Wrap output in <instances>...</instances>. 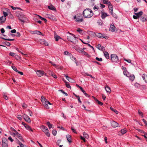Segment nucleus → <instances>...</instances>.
Returning a JSON list of instances; mask_svg holds the SVG:
<instances>
[{
	"label": "nucleus",
	"instance_id": "obj_60",
	"mask_svg": "<svg viewBox=\"0 0 147 147\" xmlns=\"http://www.w3.org/2000/svg\"><path fill=\"white\" fill-rule=\"evenodd\" d=\"M38 31H39L37 30L33 31V33L34 34H38Z\"/></svg>",
	"mask_w": 147,
	"mask_h": 147
},
{
	"label": "nucleus",
	"instance_id": "obj_24",
	"mask_svg": "<svg viewBox=\"0 0 147 147\" xmlns=\"http://www.w3.org/2000/svg\"><path fill=\"white\" fill-rule=\"evenodd\" d=\"M25 127L26 128V129H27L28 130L31 131H33V129H32L27 124L26 125V126H25Z\"/></svg>",
	"mask_w": 147,
	"mask_h": 147
},
{
	"label": "nucleus",
	"instance_id": "obj_58",
	"mask_svg": "<svg viewBox=\"0 0 147 147\" xmlns=\"http://www.w3.org/2000/svg\"><path fill=\"white\" fill-rule=\"evenodd\" d=\"M49 62L53 65V66H55V67H57V65L55 63H53V62L51 61H49Z\"/></svg>",
	"mask_w": 147,
	"mask_h": 147
},
{
	"label": "nucleus",
	"instance_id": "obj_51",
	"mask_svg": "<svg viewBox=\"0 0 147 147\" xmlns=\"http://www.w3.org/2000/svg\"><path fill=\"white\" fill-rule=\"evenodd\" d=\"M101 47V45L100 44H98L96 46V47L99 50H101L100 47Z\"/></svg>",
	"mask_w": 147,
	"mask_h": 147
},
{
	"label": "nucleus",
	"instance_id": "obj_1",
	"mask_svg": "<svg viewBox=\"0 0 147 147\" xmlns=\"http://www.w3.org/2000/svg\"><path fill=\"white\" fill-rule=\"evenodd\" d=\"M93 14L92 10L89 8L85 9L83 12V16L86 18H90L93 16Z\"/></svg>",
	"mask_w": 147,
	"mask_h": 147
},
{
	"label": "nucleus",
	"instance_id": "obj_56",
	"mask_svg": "<svg viewBox=\"0 0 147 147\" xmlns=\"http://www.w3.org/2000/svg\"><path fill=\"white\" fill-rule=\"evenodd\" d=\"M76 97H77V98L79 102L80 103H82V102L80 100L79 96H76Z\"/></svg>",
	"mask_w": 147,
	"mask_h": 147
},
{
	"label": "nucleus",
	"instance_id": "obj_50",
	"mask_svg": "<svg viewBox=\"0 0 147 147\" xmlns=\"http://www.w3.org/2000/svg\"><path fill=\"white\" fill-rule=\"evenodd\" d=\"M124 60L129 63H131V60L130 59H125V58H124Z\"/></svg>",
	"mask_w": 147,
	"mask_h": 147
},
{
	"label": "nucleus",
	"instance_id": "obj_16",
	"mask_svg": "<svg viewBox=\"0 0 147 147\" xmlns=\"http://www.w3.org/2000/svg\"><path fill=\"white\" fill-rule=\"evenodd\" d=\"M109 3L107 4L108 5L109 8L110 10L109 12L110 13H112V12L113 11V6L110 2L109 3Z\"/></svg>",
	"mask_w": 147,
	"mask_h": 147
},
{
	"label": "nucleus",
	"instance_id": "obj_44",
	"mask_svg": "<svg viewBox=\"0 0 147 147\" xmlns=\"http://www.w3.org/2000/svg\"><path fill=\"white\" fill-rule=\"evenodd\" d=\"M138 113L142 117H143V113L141 111H140L139 110H138Z\"/></svg>",
	"mask_w": 147,
	"mask_h": 147
},
{
	"label": "nucleus",
	"instance_id": "obj_63",
	"mask_svg": "<svg viewBox=\"0 0 147 147\" xmlns=\"http://www.w3.org/2000/svg\"><path fill=\"white\" fill-rule=\"evenodd\" d=\"M11 32L12 33H15L16 32V30L15 29L12 30L11 31Z\"/></svg>",
	"mask_w": 147,
	"mask_h": 147
},
{
	"label": "nucleus",
	"instance_id": "obj_47",
	"mask_svg": "<svg viewBox=\"0 0 147 147\" xmlns=\"http://www.w3.org/2000/svg\"><path fill=\"white\" fill-rule=\"evenodd\" d=\"M65 83H66V86L68 88H70L71 86H70L69 84L67 82H65Z\"/></svg>",
	"mask_w": 147,
	"mask_h": 147
},
{
	"label": "nucleus",
	"instance_id": "obj_18",
	"mask_svg": "<svg viewBox=\"0 0 147 147\" xmlns=\"http://www.w3.org/2000/svg\"><path fill=\"white\" fill-rule=\"evenodd\" d=\"M115 27L114 25L113 24V25L111 24L110 26V28L109 29V30L112 32H114L115 31Z\"/></svg>",
	"mask_w": 147,
	"mask_h": 147
},
{
	"label": "nucleus",
	"instance_id": "obj_61",
	"mask_svg": "<svg viewBox=\"0 0 147 147\" xmlns=\"http://www.w3.org/2000/svg\"><path fill=\"white\" fill-rule=\"evenodd\" d=\"M127 71H123V74L125 75L127 77H128L127 74Z\"/></svg>",
	"mask_w": 147,
	"mask_h": 147
},
{
	"label": "nucleus",
	"instance_id": "obj_43",
	"mask_svg": "<svg viewBox=\"0 0 147 147\" xmlns=\"http://www.w3.org/2000/svg\"><path fill=\"white\" fill-rule=\"evenodd\" d=\"M22 106L24 108H26L27 107V105L25 103L22 104Z\"/></svg>",
	"mask_w": 147,
	"mask_h": 147
},
{
	"label": "nucleus",
	"instance_id": "obj_19",
	"mask_svg": "<svg viewBox=\"0 0 147 147\" xmlns=\"http://www.w3.org/2000/svg\"><path fill=\"white\" fill-rule=\"evenodd\" d=\"M105 89L106 92L108 93H110L111 92V90L110 88L108 86V85L106 86L105 87Z\"/></svg>",
	"mask_w": 147,
	"mask_h": 147
},
{
	"label": "nucleus",
	"instance_id": "obj_9",
	"mask_svg": "<svg viewBox=\"0 0 147 147\" xmlns=\"http://www.w3.org/2000/svg\"><path fill=\"white\" fill-rule=\"evenodd\" d=\"M36 74L39 77H41L45 74V75H46V74L43 71L38 70L36 72Z\"/></svg>",
	"mask_w": 147,
	"mask_h": 147
},
{
	"label": "nucleus",
	"instance_id": "obj_55",
	"mask_svg": "<svg viewBox=\"0 0 147 147\" xmlns=\"http://www.w3.org/2000/svg\"><path fill=\"white\" fill-rule=\"evenodd\" d=\"M77 31L80 33H81L82 31V30L80 28H78L77 30Z\"/></svg>",
	"mask_w": 147,
	"mask_h": 147
},
{
	"label": "nucleus",
	"instance_id": "obj_36",
	"mask_svg": "<svg viewBox=\"0 0 147 147\" xmlns=\"http://www.w3.org/2000/svg\"><path fill=\"white\" fill-rule=\"evenodd\" d=\"M38 16L41 20H44L45 21V22H47V20L45 18H43L41 17V16H39V15H38Z\"/></svg>",
	"mask_w": 147,
	"mask_h": 147
},
{
	"label": "nucleus",
	"instance_id": "obj_17",
	"mask_svg": "<svg viewBox=\"0 0 147 147\" xmlns=\"http://www.w3.org/2000/svg\"><path fill=\"white\" fill-rule=\"evenodd\" d=\"M6 20V17L5 16H2L0 17V23H3L5 22Z\"/></svg>",
	"mask_w": 147,
	"mask_h": 147
},
{
	"label": "nucleus",
	"instance_id": "obj_30",
	"mask_svg": "<svg viewBox=\"0 0 147 147\" xmlns=\"http://www.w3.org/2000/svg\"><path fill=\"white\" fill-rule=\"evenodd\" d=\"M2 43L5 45H6L8 46H10V45H11V44L9 42L7 41L3 42H2Z\"/></svg>",
	"mask_w": 147,
	"mask_h": 147
},
{
	"label": "nucleus",
	"instance_id": "obj_46",
	"mask_svg": "<svg viewBox=\"0 0 147 147\" xmlns=\"http://www.w3.org/2000/svg\"><path fill=\"white\" fill-rule=\"evenodd\" d=\"M17 118L20 120H21L22 119V117L21 115H18L17 117Z\"/></svg>",
	"mask_w": 147,
	"mask_h": 147
},
{
	"label": "nucleus",
	"instance_id": "obj_33",
	"mask_svg": "<svg viewBox=\"0 0 147 147\" xmlns=\"http://www.w3.org/2000/svg\"><path fill=\"white\" fill-rule=\"evenodd\" d=\"M135 78L134 76V75H131L129 76V79L132 81H133Z\"/></svg>",
	"mask_w": 147,
	"mask_h": 147
},
{
	"label": "nucleus",
	"instance_id": "obj_11",
	"mask_svg": "<svg viewBox=\"0 0 147 147\" xmlns=\"http://www.w3.org/2000/svg\"><path fill=\"white\" fill-rule=\"evenodd\" d=\"M19 20L23 22H26L27 20V18L25 17L24 14L23 16H22V18H19Z\"/></svg>",
	"mask_w": 147,
	"mask_h": 147
},
{
	"label": "nucleus",
	"instance_id": "obj_10",
	"mask_svg": "<svg viewBox=\"0 0 147 147\" xmlns=\"http://www.w3.org/2000/svg\"><path fill=\"white\" fill-rule=\"evenodd\" d=\"M24 119L28 123H30L31 122L29 117L26 114H24L23 115Z\"/></svg>",
	"mask_w": 147,
	"mask_h": 147
},
{
	"label": "nucleus",
	"instance_id": "obj_2",
	"mask_svg": "<svg viewBox=\"0 0 147 147\" xmlns=\"http://www.w3.org/2000/svg\"><path fill=\"white\" fill-rule=\"evenodd\" d=\"M71 35L67 37V39L69 41L73 43H75L76 42V38L75 35L72 34H70Z\"/></svg>",
	"mask_w": 147,
	"mask_h": 147
},
{
	"label": "nucleus",
	"instance_id": "obj_25",
	"mask_svg": "<svg viewBox=\"0 0 147 147\" xmlns=\"http://www.w3.org/2000/svg\"><path fill=\"white\" fill-rule=\"evenodd\" d=\"M49 9L52 10H55V8L53 5H49L48 6Z\"/></svg>",
	"mask_w": 147,
	"mask_h": 147
},
{
	"label": "nucleus",
	"instance_id": "obj_34",
	"mask_svg": "<svg viewBox=\"0 0 147 147\" xmlns=\"http://www.w3.org/2000/svg\"><path fill=\"white\" fill-rule=\"evenodd\" d=\"M120 131L122 135L125 134L127 132L126 129H121Z\"/></svg>",
	"mask_w": 147,
	"mask_h": 147
},
{
	"label": "nucleus",
	"instance_id": "obj_32",
	"mask_svg": "<svg viewBox=\"0 0 147 147\" xmlns=\"http://www.w3.org/2000/svg\"><path fill=\"white\" fill-rule=\"evenodd\" d=\"M83 134L84 137L86 138H88V135L86 132H84Z\"/></svg>",
	"mask_w": 147,
	"mask_h": 147
},
{
	"label": "nucleus",
	"instance_id": "obj_28",
	"mask_svg": "<svg viewBox=\"0 0 147 147\" xmlns=\"http://www.w3.org/2000/svg\"><path fill=\"white\" fill-rule=\"evenodd\" d=\"M104 55L106 58L108 59L109 58V55L108 52L105 51L104 53Z\"/></svg>",
	"mask_w": 147,
	"mask_h": 147
},
{
	"label": "nucleus",
	"instance_id": "obj_57",
	"mask_svg": "<svg viewBox=\"0 0 147 147\" xmlns=\"http://www.w3.org/2000/svg\"><path fill=\"white\" fill-rule=\"evenodd\" d=\"M8 139L9 140H10L11 142H12L13 141V140L12 139L11 136H10L8 138Z\"/></svg>",
	"mask_w": 147,
	"mask_h": 147
},
{
	"label": "nucleus",
	"instance_id": "obj_54",
	"mask_svg": "<svg viewBox=\"0 0 147 147\" xmlns=\"http://www.w3.org/2000/svg\"><path fill=\"white\" fill-rule=\"evenodd\" d=\"M59 90L61 91V92L62 93H63L64 94L65 96H67L68 95L67 93L65 92L63 90Z\"/></svg>",
	"mask_w": 147,
	"mask_h": 147
},
{
	"label": "nucleus",
	"instance_id": "obj_26",
	"mask_svg": "<svg viewBox=\"0 0 147 147\" xmlns=\"http://www.w3.org/2000/svg\"><path fill=\"white\" fill-rule=\"evenodd\" d=\"M94 99L95 100V101H96V102L98 104H99V105H103V103L99 101L96 98L94 97Z\"/></svg>",
	"mask_w": 147,
	"mask_h": 147
},
{
	"label": "nucleus",
	"instance_id": "obj_7",
	"mask_svg": "<svg viewBox=\"0 0 147 147\" xmlns=\"http://www.w3.org/2000/svg\"><path fill=\"white\" fill-rule=\"evenodd\" d=\"M77 51L79 53L84 54L88 57H90V55L89 54L85 51L84 50H83V49H82L80 48H79L77 49Z\"/></svg>",
	"mask_w": 147,
	"mask_h": 147
},
{
	"label": "nucleus",
	"instance_id": "obj_45",
	"mask_svg": "<svg viewBox=\"0 0 147 147\" xmlns=\"http://www.w3.org/2000/svg\"><path fill=\"white\" fill-rule=\"evenodd\" d=\"M57 133V131L56 130H53V131H52V134H53L54 136H55L56 135Z\"/></svg>",
	"mask_w": 147,
	"mask_h": 147
},
{
	"label": "nucleus",
	"instance_id": "obj_52",
	"mask_svg": "<svg viewBox=\"0 0 147 147\" xmlns=\"http://www.w3.org/2000/svg\"><path fill=\"white\" fill-rule=\"evenodd\" d=\"M107 0H103V3L104 4H108L109 3H110V2L108 1Z\"/></svg>",
	"mask_w": 147,
	"mask_h": 147
},
{
	"label": "nucleus",
	"instance_id": "obj_62",
	"mask_svg": "<svg viewBox=\"0 0 147 147\" xmlns=\"http://www.w3.org/2000/svg\"><path fill=\"white\" fill-rule=\"evenodd\" d=\"M142 121L144 122L145 125L147 126V121L144 119H142Z\"/></svg>",
	"mask_w": 147,
	"mask_h": 147
},
{
	"label": "nucleus",
	"instance_id": "obj_59",
	"mask_svg": "<svg viewBox=\"0 0 147 147\" xmlns=\"http://www.w3.org/2000/svg\"><path fill=\"white\" fill-rule=\"evenodd\" d=\"M3 14H4V16H5V17L6 16H7L8 15V14L5 11H3Z\"/></svg>",
	"mask_w": 147,
	"mask_h": 147
},
{
	"label": "nucleus",
	"instance_id": "obj_12",
	"mask_svg": "<svg viewBox=\"0 0 147 147\" xmlns=\"http://www.w3.org/2000/svg\"><path fill=\"white\" fill-rule=\"evenodd\" d=\"M23 13L19 11H18L16 12V15L19 18H21L22 16H23Z\"/></svg>",
	"mask_w": 147,
	"mask_h": 147
},
{
	"label": "nucleus",
	"instance_id": "obj_29",
	"mask_svg": "<svg viewBox=\"0 0 147 147\" xmlns=\"http://www.w3.org/2000/svg\"><path fill=\"white\" fill-rule=\"evenodd\" d=\"M54 38L55 40L56 41H58V40L60 38V37L57 35L56 34H55Z\"/></svg>",
	"mask_w": 147,
	"mask_h": 147
},
{
	"label": "nucleus",
	"instance_id": "obj_53",
	"mask_svg": "<svg viewBox=\"0 0 147 147\" xmlns=\"http://www.w3.org/2000/svg\"><path fill=\"white\" fill-rule=\"evenodd\" d=\"M80 139L83 140L84 142H86V140H85V137H83L82 136H80Z\"/></svg>",
	"mask_w": 147,
	"mask_h": 147
},
{
	"label": "nucleus",
	"instance_id": "obj_39",
	"mask_svg": "<svg viewBox=\"0 0 147 147\" xmlns=\"http://www.w3.org/2000/svg\"><path fill=\"white\" fill-rule=\"evenodd\" d=\"M141 20L142 22H144L146 20V19L144 17H141Z\"/></svg>",
	"mask_w": 147,
	"mask_h": 147
},
{
	"label": "nucleus",
	"instance_id": "obj_27",
	"mask_svg": "<svg viewBox=\"0 0 147 147\" xmlns=\"http://www.w3.org/2000/svg\"><path fill=\"white\" fill-rule=\"evenodd\" d=\"M108 15L106 13H103L101 15L102 18L103 19H104L106 17L108 16Z\"/></svg>",
	"mask_w": 147,
	"mask_h": 147
},
{
	"label": "nucleus",
	"instance_id": "obj_15",
	"mask_svg": "<svg viewBox=\"0 0 147 147\" xmlns=\"http://www.w3.org/2000/svg\"><path fill=\"white\" fill-rule=\"evenodd\" d=\"M66 77V79L69 82H71V83H73L74 82V80L71 78L69 77V76H67L65 74L64 75Z\"/></svg>",
	"mask_w": 147,
	"mask_h": 147
},
{
	"label": "nucleus",
	"instance_id": "obj_38",
	"mask_svg": "<svg viewBox=\"0 0 147 147\" xmlns=\"http://www.w3.org/2000/svg\"><path fill=\"white\" fill-rule=\"evenodd\" d=\"M110 109L111 110L114 111L115 113L116 114H117L118 113V111H117L116 110L113 109V108L111 107Z\"/></svg>",
	"mask_w": 147,
	"mask_h": 147
},
{
	"label": "nucleus",
	"instance_id": "obj_64",
	"mask_svg": "<svg viewBox=\"0 0 147 147\" xmlns=\"http://www.w3.org/2000/svg\"><path fill=\"white\" fill-rule=\"evenodd\" d=\"M5 32V30H4V29L3 28H2L1 29V33L2 34L4 33Z\"/></svg>",
	"mask_w": 147,
	"mask_h": 147
},
{
	"label": "nucleus",
	"instance_id": "obj_20",
	"mask_svg": "<svg viewBox=\"0 0 147 147\" xmlns=\"http://www.w3.org/2000/svg\"><path fill=\"white\" fill-rule=\"evenodd\" d=\"M66 137L67 138V141L69 142H72V140H71V138L70 135H67L66 136Z\"/></svg>",
	"mask_w": 147,
	"mask_h": 147
},
{
	"label": "nucleus",
	"instance_id": "obj_49",
	"mask_svg": "<svg viewBox=\"0 0 147 147\" xmlns=\"http://www.w3.org/2000/svg\"><path fill=\"white\" fill-rule=\"evenodd\" d=\"M28 111L29 112V115L31 116H32V112L30 109H29L28 110Z\"/></svg>",
	"mask_w": 147,
	"mask_h": 147
},
{
	"label": "nucleus",
	"instance_id": "obj_4",
	"mask_svg": "<svg viewBox=\"0 0 147 147\" xmlns=\"http://www.w3.org/2000/svg\"><path fill=\"white\" fill-rule=\"evenodd\" d=\"M41 129L48 137H49L50 136L49 131L46 127L42 125L41 127Z\"/></svg>",
	"mask_w": 147,
	"mask_h": 147
},
{
	"label": "nucleus",
	"instance_id": "obj_13",
	"mask_svg": "<svg viewBox=\"0 0 147 147\" xmlns=\"http://www.w3.org/2000/svg\"><path fill=\"white\" fill-rule=\"evenodd\" d=\"M119 124L115 121H113L111 122V125L113 127H116L118 126Z\"/></svg>",
	"mask_w": 147,
	"mask_h": 147
},
{
	"label": "nucleus",
	"instance_id": "obj_14",
	"mask_svg": "<svg viewBox=\"0 0 147 147\" xmlns=\"http://www.w3.org/2000/svg\"><path fill=\"white\" fill-rule=\"evenodd\" d=\"M95 35L96 36L101 38H106L107 37V36H103L102 34L99 33H95Z\"/></svg>",
	"mask_w": 147,
	"mask_h": 147
},
{
	"label": "nucleus",
	"instance_id": "obj_37",
	"mask_svg": "<svg viewBox=\"0 0 147 147\" xmlns=\"http://www.w3.org/2000/svg\"><path fill=\"white\" fill-rule=\"evenodd\" d=\"M2 38L5 40L8 41H12L14 40H15L14 39L6 38L3 37Z\"/></svg>",
	"mask_w": 147,
	"mask_h": 147
},
{
	"label": "nucleus",
	"instance_id": "obj_8",
	"mask_svg": "<svg viewBox=\"0 0 147 147\" xmlns=\"http://www.w3.org/2000/svg\"><path fill=\"white\" fill-rule=\"evenodd\" d=\"M74 18L78 22H82L83 20L82 17L81 16H76L74 17Z\"/></svg>",
	"mask_w": 147,
	"mask_h": 147
},
{
	"label": "nucleus",
	"instance_id": "obj_6",
	"mask_svg": "<svg viewBox=\"0 0 147 147\" xmlns=\"http://www.w3.org/2000/svg\"><path fill=\"white\" fill-rule=\"evenodd\" d=\"M2 147H8V140L6 138H4L2 140Z\"/></svg>",
	"mask_w": 147,
	"mask_h": 147
},
{
	"label": "nucleus",
	"instance_id": "obj_31",
	"mask_svg": "<svg viewBox=\"0 0 147 147\" xmlns=\"http://www.w3.org/2000/svg\"><path fill=\"white\" fill-rule=\"evenodd\" d=\"M97 23L99 25H102L103 24L102 21L101 19L98 20Z\"/></svg>",
	"mask_w": 147,
	"mask_h": 147
},
{
	"label": "nucleus",
	"instance_id": "obj_5",
	"mask_svg": "<svg viewBox=\"0 0 147 147\" xmlns=\"http://www.w3.org/2000/svg\"><path fill=\"white\" fill-rule=\"evenodd\" d=\"M111 60L113 62H116L118 61V58L117 55L115 54H111Z\"/></svg>",
	"mask_w": 147,
	"mask_h": 147
},
{
	"label": "nucleus",
	"instance_id": "obj_41",
	"mask_svg": "<svg viewBox=\"0 0 147 147\" xmlns=\"http://www.w3.org/2000/svg\"><path fill=\"white\" fill-rule=\"evenodd\" d=\"M11 67L13 69V70H14L16 72L18 71V69H17V68L15 66H12Z\"/></svg>",
	"mask_w": 147,
	"mask_h": 147
},
{
	"label": "nucleus",
	"instance_id": "obj_35",
	"mask_svg": "<svg viewBox=\"0 0 147 147\" xmlns=\"http://www.w3.org/2000/svg\"><path fill=\"white\" fill-rule=\"evenodd\" d=\"M42 43H43L46 46H48L49 45L48 43L46 41L44 40H42Z\"/></svg>",
	"mask_w": 147,
	"mask_h": 147
},
{
	"label": "nucleus",
	"instance_id": "obj_3",
	"mask_svg": "<svg viewBox=\"0 0 147 147\" xmlns=\"http://www.w3.org/2000/svg\"><path fill=\"white\" fill-rule=\"evenodd\" d=\"M42 102L45 107L47 109L50 108L48 104L50 105H52V104L49 101H47L46 98H44V99H42Z\"/></svg>",
	"mask_w": 147,
	"mask_h": 147
},
{
	"label": "nucleus",
	"instance_id": "obj_21",
	"mask_svg": "<svg viewBox=\"0 0 147 147\" xmlns=\"http://www.w3.org/2000/svg\"><path fill=\"white\" fill-rule=\"evenodd\" d=\"M142 77L145 82L147 83V75L143 74L142 76Z\"/></svg>",
	"mask_w": 147,
	"mask_h": 147
},
{
	"label": "nucleus",
	"instance_id": "obj_48",
	"mask_svg": "<svg viewBox=\"0 0 147 147\" xmlns=\"http://www.w3.org/2000/svg\"><path fill=\"white\" fill-rule=\"evenodd\" d=\"M98 61H102V58H99L98 57H96L95 58Z\"/></svg>",
	"mask_w": 147,
	"mask_h": 147
},
{
	"label": "nucleus",
	"instance_id": "obj_23",
	"mask_svg": "<svg viewBox=\"0 0 147 147\" xmlns=\"http://www.w3.org/2000/svg\"><path fill=\"white\" fill-rule=\"evenodd\" d=\"M16 137H17L22 142H24V140L22 138V136L21 134H19L18 135H17Z\"/></svg>",
	"mask_w": 147,
	"mask_h": 147
},
{
	"label": "nucleus",
	"instance_id": "obj_40",
	"mask_svg": "<svg viewBox=\"0 0 147 147\" xmlns=\"http://www.w3.org/2000/svg\"><path fill=\"white\" fill-rule=\"evenodd\" d=\"M111 14L113 16L116 18H117V16L115 13H113V11L112 12V13H111Z\"/></svg>",
	"mask_w": 147,
	"mask_h": 147
},
{
	"label": "nucleus",
	"instance_id": "obj_42",
	"mask_svg": "<svg viewBox=\"0 0 147 147\" xmlns=\"http://www.w3.org/2000/svg\"><path fill=\"white\" fill-rule=\"evenodd\" d=\"M11 8H12V9L13 10H14L15 9H20V10H22L20 8H18V7H14L13 6H11Z\"/></svg>",
	"mask_w": 147,
	"mask_h": 147
},
{
	"label": "nucleus",
	"instance_id": "obj_22",
	"mask_svg": "<svg viewBox=\"0 0 147 147\" xmlns=\"http://www.w3.org/2000/svg\"><path fill=\"white\" fill-rule=\"evenodd\" d=\"M142 11H140L138 13H134L135 14L138 18L142 15Z\"/></svg>",
	"mask_w": 147,
	"mask_h": 147
}]
</instances>
